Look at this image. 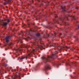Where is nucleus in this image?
I'll list each match as a JSON object with an SVG mask.
<instances>
[{"instance_id":"obj_1","label":"nucleus","mask_w":79,"mask_h":79,"mask_svg":"<svg viewBox=\"0 0 79 79\" xmlns=\"http://www.w3.org/2000/svg\"><path fill=\"white\" fill-rule=\"evenodd\" d=\"M56 53H58V52L56 51L55 52L54 54H52L51 56H48V58L44 56L42 57V58L43 60H45L47 62V61H51L52 58H54L55 56H56Z\"/></svg>"},{"instance_id":"obj_2","label":"nucleus","mask_w":79,"mask_h":79,"mask_svg":"<svg viewBox=\"0 0 79 79\" xmlns=\"http://www.w3.org/2000/svg\"><path fill=\"white\" fill-rule=\"evenodd\" d=\"M7 22H5L3 20H0V25L6 27L8 23H10V20L9 19H7Z\"/></svg>"},{"instance_id":"obj_3","label":"nucleus","mask_w":79,"mask_h":79,"mask_svg":"<svg viewBox=\"0 0 79 79\" xmlns=\"http://www.w3.org/2000/svg\"><path fill=\"white\" fill-rule=\"evenodd\" d=\"M30 55H31V54H30L29 53H28V55L26 56H21V57H19L18 58V59H19V60H23V59H24L25 58H26V59L27 60V56H29V57H30Z\"/></svg>"},{"instance_id":"obj_4","label":"nucleus","mask_w":79,"mask_h":79,"mask_svg":"<svg viewBox=\"0 0 79 79\" xmlns=\"http://www.w3.org/2000/svg\"><path fill=\"white\" fill-rule=\"evenodd\" d=\"M57 48L59 49V50H62L63 49H64V48H67V49H68V48H70L68 47L67 46L65 47H63V46H58L57 47Z\"/></svg>"},{"instance_id":"obj_5","label":"nucleus","mask_w":79,"mask_h":79,"mask_svg":"<svg viewBox=\"0 0 79 79\" xmlns=\"http://www.w3.org/2000/svg\"><path fill=\"white\" fill-rule=\"evenodd\" d=\"M18 77L19 79H21V77H20V74L19 73V74L18 75L16 74L15 75L13 76L12 77V79H15Z\"/></svg>"},{"instance_id":"obj_6","label":"nucleus","mask_w":79,"mask_h":79,"mask_svg":"<svg viewBox=\"0 0 79 79\" xmlns=\"http://www.w3.org/2000/svg\"><path fill=\"white\" fill-rule=\"evenodd\" d=\"M11 37V36H7L5 39L6 42H7V43H8V42L10 41V38Z\"/></svg>"},{"instance_id":"obj_7","label":"nucleus","mask_w":79,"mask_h":79,"mask_svg":"<svg viewBox=\"0 0 79 79\" xmlns=\"http://www.w3.org/2000/svg\"><path fill=\"white\" fill-rule=\"evenodd\" d=\"M48 69H50V65L48 64L45 66V68L44 69V70L46 71Z\"/></svg>"},{"instance_id":"obj_8","label":"nucleus","mask_w":79,"mask_h":79,"mask_svg":"<svg viewBox=\"0 0 79 79\" xmlns=\"http://www.w3.org/2000/svg\"><path fill=\"white\" fill-rule=\"evenodd\" d=\"M27 52H30V53H34V51H35V49H33L31 51H29L28 48L27 49Z\"/></svg>"},{"instance_id":"obj_9","label":"nucleus","mask_w":79,"mask_h":79,"mask_svg":"<svg viewBox=\"0 0 79 79\" xmlns=\"http://www.w3.org/2000/svg\"><path fill=\"white\" fill-rule=\"evenodd\" d=\"M12 0H8L7 1H6L4 2L3 4L4 5H7V4H8V3H9V2H11Z\"/></svg>"},{"instance_id":"obj_10","label":"nucleus","mask_w":79,"mask_h":79,"mask_svg":"<svg viewBox=\"0 0 79 79\" xmlns=\"http://www.w3.org/2000/svg\"><path fill=\"white\" fill-rule=\"evenodd\" d=\"M65 18H66V19H68V17L67 16H65V17H63L62 18H60V20H61V21H63V20H64V19H65Z\"/></svg>"},{"instance_id":"obj_11","label":"nucleus","mask_w":79,"mask_h":79,"mask_svg":"<svg viewBox=\"0 0 79 79\" xmlns=\"http://www.w3.org/2000/svg\"><path fill=\"white\" fill-rule=\"evenodd\" d=\"M65 8H66V7H65V6H64V7L61 6L62 10H63V11H66V10H65Z\"/></svg>"},{"instance_id":"obj_12","label":"nucleus","mask_w":79,"mask_h":79,"mask_svg":"<svg viewBox=\"0 0 79 79\" xmlns=\"http://www.w3.org/2000/svg\"><path fill=\"white\" fill-rule=\"evenodd\" d=\"M37 47L38 48H37L36 50H38V49H39V48H42V46H38Z\"/></svg>"},{"instance_id":"obj_13","label":"nucleus","mask_w":79,"mask_h":79,"mask_svg":"<svg viewBox=\"0 0 79 79\" xmlns=\"http://www.w3.org/2000/svg\"><path fill=\"white\" fill-rule=\"evenodd\" d=\"M56 44L55 43H54L53 45H51L50 47H57V46H56Z\"/></svg>"},{"instance_id":"obj_14","label":"nucleus","mask_w":79,"mask_h":79,"mask_svg":"<svg viewBox=\"0 0 79 79\" xmlns=\"http://www.w3.org/2000/svg\"><path fill=\"white\" fill-rule=\"evenodd\" d=\"M24 33H25V32H23V31H21V33L19 34V35H21V34L22 35H23V34H24Z\"/></svg>"},{"instance_id":"obj_15","label":"nucleus","mask_w":79,"mask_h":79,"mask_svg":"<svg viewBox=\"0 0 79 79\" xmlns=\"http://www.w3.org/2000/svg\"><path fill=\"white\" fill-rule=\"evenodd\" d=\"M17 52H20V50L19 49H18L16 50Z\"/></svg>"},{"instance_id":"obj_16","label":"nucleus","mask_w":79,"mask_h":79,"mask_svg":"<svg viewBox=\"0 0 79 79\" xmlns=\"http://www.w3.org/2000/svg\"><path fill=\"white\" fill-rule=\"evenodd\" d=\"M72 65H74V66H76V63H73V64H72Z\"/></svg>"},{"instance_id":"obj_17","label":"nucleus","mask_w":79,"mask_h":79,"mask_svg":"<svg viewBox=\"0 0 79 79\" xmlns=\"http://www.w3.org/2000/svg\"><path fill=\"white\" fill-rule=\"evenodd\" d=\"M40 34L38 33L36 34V36H37L38 37H39L40 36Z\"/></svg>"},{"instance_id":"obj_18","label":"nucleus","mask_w":79,"mask_h":79,"mask_svg":"<svg viewBox=\"0 0 79 79\" xmlns=\"http://www.w3.org/2000/svg\"><path fill=\"white\" fill-rule=\"evenodd\" d=\"M72 19H74V20H76V17L75 16L73 17Z\"/></svg>"},{"instance_id":"obj_19","label":"nucleus","mask_w":79,"mask_h":79,"mask_svg":"<svg viewBox=\"0 0 79 79\" xmlns=\"http://www.w3.org/2000/svg\"><path fill=\"white\" fill-rule=\"evenodd\" d=\"M3 65L4 66H7V64H5Z\"/></svg>"},{"instance_id":"obj_20","label":"nucleus","mask_w":79,"mask_h":79,"mask_svg":"<svg viewBox=\"0 0 79 79\" xmlns=\"http://www.w3.org/2000/svg\"><path fill=\"white\" fill-rule=\"evenodd\" d=\"M4 21H7V19H4Z\"/></svg>"},{"instance_id":"obj_21","label":"nucleus","mask_w":79,"mask_h":79,"mask_svg":"<svg viewBox=\"0 0 79 79\" xmlns=\"http://www.w3.org/2000/svg\"><path fill=\"white\" fill-rule=\"evenodd\" d=\"M56 34H57L56 33H54V34L55 35H56Z\"/></svg>"},{"instance_id":"obj_22","label":"nucleus","mask_w":79,"mask_h":79,"mask_svg":"<svg viewBox=\"0 0 79 79\" xmlns=\"http://www.w3.org/2000/svg\"><path fill=\"white\" fill-rule=\"evenodd\" d=\"M78 29H79V25H78Z\"/></svg>"},{"instance_id":"obj_23","label":"nucleus","mask_w":79,"mask_h":79,"mask_svg":"<svg viewBox=\"0 0 79 79\" xmlns=\"http://www.w3.org/2000/svg\"><path fill=\"white\" fill-rule=\"evenodd\" d=\"M47 36H48V37H49V35H47Z\"/></svg>"},{"instance_id":"obj_24","label":"nucleus","mask_w":79,"mask_h":79,"mask_svg":"<svg viewBox=\"0 0 79 79\" xmlns=\"http://www.w3.org/2000/svg\"><path fill=\"white\" fill-rule=\"evenodd\" d=\"M33 45H35V43H33Z\"/></svg>"},{"instance_id":"obj_25","label":"nucleus","mask_w":79,"mask_h":79,"mask_svg":"<svg viewBox=\"0 0 79 79\" xmlns=\"http://www.w3.org/2000/svg\"><path fill=\"white\" fill-rule=\"evenodd\" d=\"M21 43H23V42H22V41H21Z\"/></svg>"},{"instance_id":"obj_26","label":"nucleus","mask_w":79,"mask_h":79,"mask_svg":"<svg viewBox=\"0 0 79 79\" xmlns=\"http://www.w3.org/2000/svg\"><path fill=\"white\" fill-rule=\"evenodd\" d=\"M55 18H57V16H55Z\"/></svg>"},{"instance_id":"obj_27","label":"nucleus","mask_w":79,"mask_h":79,"mask_svg":"<svg viewBox=\"0 0 79 79\" xmlns=\"http://www.w3.org/2000/svg\"><path fill=\"white\" fill-rule=\"evenodd\" d=\"M28 27H29V25H28Z\"/></svg>"},{"instance_id":"obj_28","label":"nucleus","mask_w":79,"mask_h":79,"mask_svg":"<svg viewBox=\"0 0 79 79\" xmlns=\"http://www.w3.org/2000/svg\"><path fill=\"white\" fill-rule=\"evenodd\" d=\"M60 35H61V34H60Z\"/></svg>"},{"instance_id":"obj_29","label":"nucleus","mask_w":79,"mask_h":79,"mask_svg":"<svg viewBox=\"0 0 79 79\" xmlns=\"http://www.w3.org/2000/svg\"><path fill=\"white\" fill-rule=\"evenodd\" d=\"M77 8H76V9H77Z\"/></svg>"},{"instance_id":"obj_30","label":"nucleus","mask_w":79,"mask_h":79,"mask_svg":"<svg viewBox=\"0 0 79 79\" xmlns=\"http://www.w3.org/2000/svg\"><path fill=\"white\" fill-rule=\"evenodd\" d=\"M24 26H26V24H25V25H24Z\"/></svg>"},{"instance_id":"obj_31","label":"nucleus","mask_w":79,"mask_h":79,"mask_svg":"<svg viewBox=\"0 0 79 79\" xmlns=\"http://www.w3.org/2000/svg\"><path fill=\"white\" fill-rule=\"evenodd\" d=\"M20 39V40L21 39Z\"/></svg>"}]
</instances>
